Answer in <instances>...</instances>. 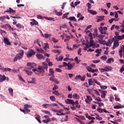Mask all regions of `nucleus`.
I'll use <instances>...</instances> for the list:
<instances>
[{
    "label": "nucleus",
    "instance_id": "10",
    "mask_svg": "<svg viewBox=\"0 0 124 124\" xmlns=\"http://www.w3.org/2000/svg\"><path fill=\"white\" fill-rule=\"evenodd\" d=\"M65 102L66 104H72V105H74L75 103L74 100L69 98H67L66 100L65 101Z\"/></svg>",
    "mask_w": 124,
    "mask_h": 124
},
{
    "label": "nucleus",
    "instance_id": "7",
    "mask_svg": "<svg viewBox=\"0 0 124 124\" xmlns=\"http://www.w3.org/2000/svg\"><path fill=\"white\" fill-rule=\"evenodd\" d=\"M115 36H114V37L117 40H122V39H124V34L119 35V32H118L117 31H115Z\"/></svg>",
    "mask_w": 124,
    "mask_h": 124
},
{
    "label": "nucleus",
    "instance_id": "31",
    "mask_svg": "<svg viewBox=\"0 0 124 124\" xmlns=\"http://www.w3.org/2000/svg\"><path fill=\"white\" fill-rule=\"evenodd\" d=\"M57 103L58 104H59V105H61V106H62V107H63V108H64V109H66V110H69V108H66L64 106V105H63V104H62V103H61V102H60L59 101H57Z\"/></svg>",
    "mask_w": 124,
    "mask_h": 124
},
{
    "label": "nucleus",
    "instance_id": "46",
    "mask_svg": "<svg viewBox=\"0 0 124 124\" xmlns=\"http://www.w3.org/2000/svg\"><path fill=\"white\" fill-rule=\"evenodd\" d=\"M43 64L44 65V70H45V68L46 69H47V68H48V65L47 64H46V63L45 62H43Z\"/></svg>",
    "mask_w": 124,
    "mask_h": 124
},
{
    "label": "nucleus",
    "instance_id": "27",
    "mask_svg": "<svg viewBox=\"0 0 124 124\" xmlns=\"http://www.w3.org/2000/svg\"><path fill=\"white\" fill-rule=\"evenodd\" d=\"M27 58H31V50H30L29 51L26 53Z\"/></svg>",
    "mask_w": 124,
    "mask_h": 124
},
{
    "label": "nucleus",
    "instance_id": "33",
    "mask_svg": "<svg viewBox=\"0 0 124 124\" xmlns=\"http://www.w3.org/2000/svg\"><path fill=\"white\" fill-rule=\"evenodd\" d=\"M32 25H34L37 26V25H38V23L37 21H36L35 20H34V19H32Z\"/></svg>",
    "mask_w": 124,
    "mask_h": 124
},
{
    "label": "nucleus",
    "instance_id": "17",
    "mask_svg": "<svg viewBox=\"0 0 124 124\" xmlns=\"http://www.w3.org/2000/svg\"><path fill=\"white\" fill-rule=\"evenodd\" d=\"M3 41L5 44H6L7 45H10L11 44L10 42H9V39H8L7 37L4 38Z\"/></svg>",
    "mask_w": 124,
    "mask_h": 124
},
{
    "label": "nucleus",
    "instance_id": "29",
    "mask_svg": "<svg viewBox=\"0 0 124 124\" xmlns=\"http://www.w3.org/2000/svg\"><path fill=\"white\" fill-rule=\"evenodd\" d=\"M68 20H70V21H74V22H77V20L75 17H69L68 18Z\"/></svg>",
    "mask_w": 124,
    "mask_h": 124
},
{
    "label": "nucleus",
    "instance_id": "26",
    "mask_svg": "<svg viewBox=\"0 0 124 124\" xmlns=\"http://www.w3.org/2000/svg\"><path fill=\"white\" fill-rule=\"evenodd\" d=\"M8 91L10 95H11V96H13V89L9 88H8Z\"/></svg>",
    "mask_w": 124,
    "mask_h": 124
},
{
    "label": "nucleus",
    "instance_id": "25",
    "mask_svg": "<svg viewBox=\"0 0 124 124\" xmlns=\"http://www.w3.org/2000/svg\"><path fill=\"white\" fill-rule=\"evenodd\" d=\"M90 47H92V46H93V48H94V43L93 39H91V40H90Z\"/></svg>",
    "mask_w": 124,
    "mask_h": 124
},
{
    "label": "nucleus",
    "instance_id": "1",
    "mask_svg": "<svg viewBox=\"0 0 124 124\" xmlns=\"http://www.w3.org/2000/svg\"><path fill=\"white\" fill-rule=\"evenodd\" d=\"M32 71L35 72L36 74H38L39 75H41L42 76H44L45 75V70L44 66H41L39 65L38 67V70L36 69H32Z\"/></svg>",
    "mask_w": 124,
    "mask_h": 124
},
{
    "label": "nucleus",
    "instance_id": "60",
    "mask_svg": "<svg viewBox=\"0 0 124 124\" xmlns=\"http://www.w3.org/2000/svg\"><path fill=\"white\" fill-rule=\"evenodd\" d=\"M53 81L55 84H60V81H58L57 79H54Z\"/></svg>",
    "mask_w": 124,
    "mask_h": 124
},
{
    "label": "nucleus",
    "instance_id": "5",
    "mask_svg": "<svg viewBox=\"0 0 124 124\" xmlns=\"http://www.w3.org/2000/svg\"><path fill=\"white\" fill-rule=\"evenodd\" d=\"M86 69L89 71V72H92L93 73V76H97V75H98L97 73H95V72H98V69H94L91 67V66H87Z\"/></svg>",
    "mask_w": 124,
    "mask_h": 124
},
{
    "label": "nucleus",
    "instance_id": "22",
    "mask_svg": "<svg viewBox=\"0 0 124 124\" xmlns=\"http://www.w3.org/2000/svg\"><path fill=\"white\" fill-rule=\"evenodd\" d=\"M55 13L58 16H62L63 13L62 12V10H61L60 12H59L57 11V10H55Z\"/></svg>",
    "mask_w": 124,
    "mask_h": 124
},
{
    "label": "nucleus",
    "instance_id": "54",
    "mask_svg": "<svg viewBox=\"0 0 124 124\" xmlns=\"http://www.w3.org/2000/svg\"><path fill=\"white\" fill-rule=\"evenodd\" d=\"M43 112L45 113V114H47V115H50V111H48L47 110H44Z\"/></svg>",
    "mask_w": 124,
    "mask_h": 124
},
{
    "label": "nucleus",
    "instance_id": "4",
    "mask_svg": "<svg viewBox=\"0 0 124 124\" xmlns=\"http://www.w3.org/2000/svg\"><path fill=\"white\" fill-rule=\"evenodd\" d=\"M98 30L100 33H101V34L103 35L106 36V34L108 35V33H107L106 31L108 30V28H107V27H104V28H103V27H100L98 28Z\"/></svg>",
    "mask_w": 124,
    "mask_h": 124
},
{
    "label": "nucleus",
    "instance_id": "24",
    "mask_svg": "<svg viewBox=\"0 0 124 124\" xmlns=\"http://www.w3.org/2000/svg\"><path fill=\"white\" fill-rule=\"evenodd\" d=\"M73 97L74 98H76L77 99H79V98H80V95L78 94V93H73Z\"/></svg>",
    "mask_w": 124,
    "mask_h": 124
},
{
    "label": "nucleus",
    "instance_id": "40",
    "mask_svg": "<svg viewBox=\"0 0 124 124\" xmlns=\"http://www.w3.org/2000/svg\"><path fill=\"white\" fill-rule=\"evenodd\" d=\"M34 42L35 43H37V44H38L40 47H41V45L40 44V40H39V39H37L34 41Z\"/></svg>",
    "mask_w": 124,
    "mask_h": 124
},
{
    "label": "nucleus",
    "instance_id": "59",
    "mask_svg": "<svg viewBox=\"0 0 124 124\" xmlns=\"http://www.w3.org/2000/svg\"><path fill=\"white\" fill-rule=\"evenodd\" d=\"M97 111L100 112V113H102L103 109H101V108L99 107V108L97 109Z\"/></svg>",
    "mask_w": 124,
    "mask_h": 124
},
{
    "label": "nucleus",
    "instance_id": "41",
    "mask_svg": "<svg viewBox=\"0 0 124 124\" xmlns=\"http://www.w3.org/2000/svg\"><path fill=\"white\" fill-rule=\"evenodd\" d=\"M99 19H98L97 20V22H100L101 21H102V20H104V18H105V16H100L99 17Z\"/></svg>",
    "mask_w": 124,
    "mask_h": 124
},
{
    "label": "nucleus",
    "instance_id": "16",
    "mask_svg": "<svg viewBox=\"0 0 124 124\" xmlns=\"http://www.w3.org/2000/svg\"><path fill=\"white\" fill-rule=\"evenodd\" d=\"M6 79V77L5 75H3V76L0 74V82H3Z\"/></svg>",
    "mask_w": 124,
    "mask_h": 124
},
{
    "label": "nucleus",
    "instance_id": "38",
    "mask_svg": "<svg viewBox=\"0 0 124 124\" xmlns=\"http://www.w3.org/2000/svg\"><path fill=\"white\" fill-rule=\"evenodd\" d=\"M111 62H114V59L110 58V59H108V61H107V63H110Z\"/></svg>",
    "mask_w": 124,
    "mask_h": 124
},
{
    "label": "nucleus",
    "instance_id": "57",
    "mask_svg": "<svg viewBox=\"0 0 124 124\" xmlns=\"http://www.w3.org/2000/svg\"><path fill=\"white\" fill-rule=\"evenodd\" d=\"M5 16H0V21H3L5 20Z\"/></svg>",
    "mask_w": 124,
    "mask_h": 124
},
{
    "label": "nucleus",
    "instance_id": "12",
    "mask_svg": "<svg viewBox=\"0 0 124 124\" xmlns=\"http://www.w3.org/2000/svg\"><path fill=\"white\" fill-rule=\"evenodd\" d=\"M119 46V43L118 42V39H116V40L113 42V47H112V49H115V47H118Z\"/></svg>",
    "mask_w": 124,
    "mask_h": 124
},
{
    "label": "nucleus",
    "instance_id": "14",
    "mask_svg": "<svg viewBox=\"0 0 124 124\" xmlns=\"http://www.w3.org/2000/svg\"><path fill=\"white\" fill-rule=\"evenodd\" d=\"M36 56L38 60H45V57H44L43 55H42V54H38L36 55Z\"/></svg>",
    "mask_w": 124,
    "mask_h": 124
},
{
    "label": "nucleus",
    "instance_id": "15",
    "mask_svg": "<svg viewBox=\"0 0 124 124\" xmlns=\"http://www.w3.org/2000/svg\"><path fill=\"white\" fill-rule=\"evenodd\" d=\"M4 13L5 12H7L8 13H15L16 12V11L12 9L11 8H9L8 9H7L6 11H5Z\"/></svg>",
    "mask_w": 124,
    "mask_h": 124
},
{
    "label": "nucleus",
    "instance_id": "19",
    "mask_svg": "<svg viewBox=\"0 0 124 124\" xmlns=\"http://www.w3.org/2000/svg\"><path fill=\"white\" fill-rule=\"evenodd\" d=\"M74 104H76V108H78V109H80L81 106L79 105V101L78 100H76L75 102H74Z\"/></svg>",
    "mask_w": 124,
    "mask_h": 124
},
{
    "label": "nucleus",
    "instance_id": "28",
    "mask_svg": "<svg viewBox=\"0 0 124 124\" xmlns=\"http://www.w3.org/2000/svg\"><path fill=\"white\" fill-rule=\"evenodd\" d=\"M16 27L18 29H24V26L22 25L20 23H18L17 24H16Z\"/></svg>",
    "mask_w": 124,
    "mask_h": 124
},
{
    "label": "nucleus",
    "instance_id": "51",
    "mask_svg": "<svg viewBox=\"0 0 124 124\" xmlns=\"http://www.w3.org/2000/svg\"><path fill=\"white\" fill-rule=\"evenodd\" d=\"M99 91L102 93V94H101V97H102L103 98H104L105 95L104 93V91H102V90H99Z\"/></svg>",
    "mask_w": 124,
    "mask_h": 124
},
{
    "label": "nucleus",
    "instance_id": "37",
    "mask_svg": "<svg viewBox=\"0 0 124 124\" xmlns=\"http://www.w3.org/2000/svg\"><path fill=\"white\" fill-rule=\"evenodd\" d=\"M87 6H88V11L89 12V10H91V7H92V5L89 3V2H88L87 3Z\"/></svg>",
    "mask_w": 124,
    "mask_h": 124
},
{
    "label": "nucleus",
    "instance_id": "23",
    "mask_svg": "<svg viewBox=\"0 0 124 124\" xmlns=\"http://www.w3.org/2000/svg\"><path fill=\"white\" fill-rule=\"evenodd\" d=\"M89 13H90L92 15H97V12L94 10H89Z\"/></svg>",
    "mask_w": 124,
    "mask_h": 124
},
{
    "label": "nucleus",
    "instance_id": "39",
    "mask_svg": "<svg viewBox=\"0 0 124 124\" xmlns=\"http://www.w3.org/2000/svg\"><path fill=\"white\" fill-rule=\"evenodd\" d=\"M114 21H115V22H117V21H118V20H115V19L114 18H112V19L108 20V22H109V24H112V23H113Z\"/></svg>",
    "mask_w": 124,
    "mask_h": 124
},
{
    "label": "nucleus",
    "instance_id": "58",
    "mask_svg": "<svg viewBox=\"0 0 124 124\" xmlns=\"http://www.w3.org/2000/svg\"><path fill=\"white\" fill-rule=\"evenodd\" d=\"M81 48H79L78 51V55H79V56H81L82 54H81Z\"/></svg>",
    "mask_w": 124,
    "mask_h": 124
},
{
    "label": "nucleus",
    "instance_id": "35",
    "mask_svg": "<svg viewBox=\"0 0 124 124\" xmlns=\"http://www.w3.org/2000/svg\"><path fill=\"white\" fill-rule=\"evenodd\" d=\"M51 121V119L50 118H48L47 120H43V123H45L46 124H47L49 122Z\"/></svg>",
    "mask_w": 124,
    "mask_h": 124
},
{
    "label": "nucleus",
    "instance_id": "62",
    "mask_svg": "<svg viewBox=\"0 0 124 124\" xmlns=\"http://www.w3.org/2000/svg\"><path fill=\"white\" fill-rule=\"evenodd\" d=\"M84 19V16H82V15L81 14L80 17L79 19H78V21H79L80 20H83Z\"/></svg>",
    "mask_w": 124,
    "mask_h": 124
},
{
    "label": "nucleus",
    "instance_id": "64",
    "mask_svg": "<svg viewBox=\"0 0 124 124\" xmlns=\"http://www.w3.org/2000/svg\"><path fill=\"white\" fill-rule=\"evenodd\" d=\"M101 59H102L103 61H106V60H107V57H106V56H102V57H101Z\"/></svg>",
    "mask_w": 124,
    "mask_h": 124
},
{
    "label": "nucleus",
    "instance_id": "18",
    "mask_svg": "<svg viewBox=\"0 0 124 124\" xmlns=\"http://www.w3.org/2000/svg\"><path fill=\"white\" fill-rule=\"evenodd\" d=\"M63 112V109H60V110L58 111V113H57L56 115H58V116H61V115H64V113Z\"/></svg>",
    "mask_w": 124,
    "mask_h": 124
},
{
    "label": "nucleus",
    "instance_id": "48",
    "mask_svg": "<svg viewBox=\"0 0 124 124\" xmlns=\"http://www.w3.org/2000/svg\"><path fill=\"white\" fill-rule=\"evenodd\" d=\"M95 115L97 116L96 117V119H97V120H98L99 121H101L102 120L103 118H102V117H99V115L97 116V114H95Z\"/></svg>",
    "mask_w": 124,
    "mask_h": 124
},
{
    "label": "nucleus",
    "instance_id": "2",
    "mask_svg": "<svg viewBox=\"0 0 124 124\" xmlns=\"http://www.w3.org/2000/svg\"><path fill=\"white\" fill-rule=\"evenodd\" d=\"M27 68H25L23 71L26 72L27 75H31V63L28 62L27 64Z\"/></svg>",
    "mask_w": 124,
    "mask_h": 124
},
{
    "label": "nucleus",
    "instance_id": "8",
    "mask_svg": "<svg viewBox=\"0 0 124 124\" xmlns=\"http://www.w3.org/2000/svg\"><path fill=\"white\" fill-rule=\"evenodd\" d=\"M112 67L111 66H106L104 68H100V70L101 72H106L107 71H111L112 70Z\"/></svg>",
    "mask_w": 124,
    "mask_h": 124
},
{
    "label": "nucleus",
    "instance_id": "50",
    "mask_svg": "<svg viewBox=\"0 0 124 124\" xmlns=\"http://www.w3.org/2000/svg\"><path fill=\"white\" fill-rule=\"evenodd\" d=\"M92 62L93 63H98V62H100V60H94Z\"/></svg>",
    "mask_w": 124,
    "mask_h": 124
},
{
    "label": "nucleus",
    "instance_id": "13",
    "mask_svg": "<svg viewBox=\"0 0 124 124\" xmlns=\"http://www.w3.org/2000/svg\"><path fill=\"white\" fill-rule=\"evenodd\" d=\"M0 69H1L2 71L3 72H11L12 71V69H10V68H0Z\"/></svg>",
    "mask_w": 124,
    "mask_h": 124
},
{
    "label": "nucleus",
    "instance_id": "53",
    "mask_svg": "<svg viewBox=\"0 0 124 124\" xmlns=\"http://www.w3.org/2000/svg\"><path fill=\"white\" fill-rule=\"evenodd\" d=\"M45 38H48V37H51V34H48V33H45Z\"/></svg>",
    "mask_w": 124,
    "mask_h": 124
},
{
    "label": "nucleus",
    "instance_id": "49",
    "mask_svg": "<svg viewBox=\"0 0 124 124\" xmlns=\"http://www.w3.org/2000/svg\"><path fill=\"white\" fill-rule=\"evenodd\" d=\"M88 83H89V86H92L93 85V82L92 81V79H89Z\"/></svg>",
    "mask_w": 124,
    "mask_h": 124
},
{
    "label": "nucleus",
    "instance_id": "36",
    "mask_svg": "<svg viewBox=\"0 0 124 124\" xmlns=\"http://www.w3.org/2000/svg\"><path fill=\"white\" fill-rule=\"evenodd\" d=\"M57 61H60V62H61L62 61L63 59V56H60V57H59L58 58H56Z\"/></svg>",
    "mask_w": 124,
    "mask_h": 124
},
{
    "label": "nucleus",
    "instance_id": "6",
    "mask_svg": "<svg viewBox=\"0 0 124 124\" xmlns=\"http://www.w3.org/2000/svg\"><path fill=\"white\" fill-rule=\"evenodd\" d=\"M51 106H57L58 105L57 103H45L44 104H42V107L44 108H48V107H51Z\"/></svg>",
    "mask_w": 124,
    "mask_h": 124
},
{
    "label": "nucleus",
    "instance_id": "30",
    "mask_svg": "<svg viewBox=\"0 0 124 124\" xmlns=\"http://www.w3.org/2000/svg\"><path fill=\"white\" fill-rule=\"evenodd\" d=\"M67 67L68 70H71V69H72V65L71 62H68Z\"/></svg>",
    "mask_w": 124,
    "mask_h": 124
},
{
    "label": "nucleus",
    "instance_id": "32",
    "mask_svg": "<svg viewBox=\"0 0 124 124\" xmlns=\"http://www.w3.org/2000/svg\"><path fill=\"white\" fill-rule=\"evenodd\" d=\"M49 98L51 101H56V98L54 95H51L49 96Z\"/></svg>",
    "mask_w": 124,
    "mask_h": 124
},
{
    "label": "nucleus",
    "instance_id": "47",
    "mask_svg": "<svg viewBox=\"0 0 124 124\" xmlns=\"http://www.w3.org/2000/svg\"><path fill=\"white\" fill-rule=\"evenodd\" d=\"M105 37V35H103L102 33H101V34H98V38H99V39H103L104 37Z\"/></svg>",
    "mask_w": 124,
    "mask_h": 124
},
{
    "label": "nucleus",
    "instance_id": "20",
    "mask_svg": "<svg viewBox=\"0 0 124 124\" xmlns=\"http://www.w3.org/2000/svg\"><path fill=\"white\" fill-rule=\"evenodd\" d=\"M99 34H98L97 29H96L94 30V31L93 32V36L94 37H98Z\"/></svg>",
    "mask_w": 124,
    "mask_h": 124
},
{
    "label": "nucleus",
    "instance_id": "43",
    "mask_svg": "<svg viewBox=\"0 0 124 124\" xmlns=\"http://www.w3.org/2000/svg\"><path fill=\"white\" fill-rule=\"evenodd\" d=\"M54 87H53L52 90L53 91H56V90H58L59 89V86H57V85H54Z\"/></svg>",
    "mask_w": 124,
    "mask_h": 124
},
{
    "label": "nucleus",
    "instance_id": "45",
    "mask_svg": "<svg viewBox=\"0 0 124 124\" xmlns=\"http://www.w3.org/2000/svg\"><path fill=\"white\" fill-rule=\"evenodd\" d=\"M87 97H88L89 99V103H90V102L93 100L92 96H91V95H87Z\"/></svg>",
    "mask_w": 124,
    "mask_h": 124
},
{
    "label": "nucleus",
    "instance_id": "34",
    "mask_svg": "<svg viewBox=\"0 0 124 124\" xmlns=\"http://www.w3.org/2000/svg\"><path fill=\"white\" fill-rule=\"evenodd\" d=\"M52 93H54L56 95H57V96H59V95H60V93L58 92V91H54L52 92Z\"/></svg>",
    "mask_w": 124,
    "mask_h": 124
},
{
    "label": "nucleus",
    "instance_id": "55",
    "mask_svg": "<svg viewBox=\"0 0 124 124\" xmlns=\"http://www.w3.org/2000/svg\"><path fill=\"white\" fill-rule=\"evenodd\" d=\"M18 77L20 81H22L23 82H25V80L23 79V78H22V76H21L19 75H18Z\"/></svg>",
    "mask_w": 124,
    "mask_h": 124
},
{
    "label": "nucleus",
    "instance_id": "63",
    "mask_svg": "<svg viewBox=\"0 0 124 124\" xmlns=\"http://www.w3.org/2000/svg\"><path fill=\"white\" fill-rule=\"evenodd\" d=\"M81 75H77L75 79H80L81 80Z\"/></svg>",
    "mask_w": 124,
    "mask_h": 124
},
{
    "label": "nucleus",
    "instance_id": "21",
    "mask_svg": "<svg viewBox=\"0 0 124 124\" xmlns=\"http://www.w3.org/2000/svg\"><path fill=\"white\" fill-rule=\"evenodd\" d=\"M124 108V106H122L121 104H119V105H115L114 106V109H120L121 108Z\"/></svg>",
    "mask_w": 124,
    "mask_h": 124
},
{
    "label": "nucleus",
    "instance_id": "52",
    "mask_svg": "<svg viewBox=\"0 0 124 124\" xmlns=\"http://www.w3.org/2000/svg\"><path fill=\"white\" fill-rule=\"evenodd\" d=\"M89 36L90 37V40H91V39H93V35L92 32H89Z\"/></svg>",
    "mask_w": 124,
    "mask_h": 124
},
{
    "label": "nucleus",
    "instance_id": "44",
    "mask_svg": "<svg viewBox=\"0 0 124 124\" xmlns=\"http://www.w3.org/2000/svg\"><path fill=\"white\" fill-rule=\"evenodd\" d=\"M98 42H99L100 44H105V41L103 40V39H98Z\"/></svg>",
    "mask_w": 124,
    "mask_h": 124
},
{
    "label": "nucleus",
    "instance_id": "9",
    "mask_svg": "<svg viewBox=\"0 0 124 124\" xmlns=\"http://www.w3.org/2000/svg\"><path fill=\"white\" fill-rule=\"evenodd\" d=\"M95 83V84H97V85H99L100 86L101 89H102V90H106V89H107V86H101V83L99 82H98V81L96 79H93V81Z\"/></svg>",
    "mask_w": 124,
    "mask_h": 124
},
{
    "label": "nucleus",
    "instance_id": "42",
    "mask_svg": "<svg viewBox=\"0 0 124 124\" xmlns=\"http://www.w3.org/2000/svg\"><path fill=\"white\" fill-rule=\"evenodd\" d=\"M95 52V53H98V54L100 56V55L101 54L102 50L101 49H100V50H99V49H97Z\"/></svg>",
    "mask_w": 124,
    "mask_h": 124
},
{
    "label": "nucleus",
    "instance_id": "56",
    "mask_svg": "<svg viewBox=\"0 0 124 124\" xmlns=\"http://www.w3.org/2000/svg\"><path fill=\"white\" fill-rule=\"evenodd\" d=\"M124 71V65L123 64L122 67L120 68V72H121V73H123Z\"/></svg>",
    "mask_w": 124,
    "mask_h": 124
},
{
    "label": "nucleus",
    "instance_id": "11",
    "mask_svg": "<svg viewBox=\"0 0 124 124\" xmlns=\"http://www.w3.org/2000/svg\"><path fill=\"white\" fill-rule=\"evenodd\" d=\"M24 107L26 112H31V109H30V108L31 107V105H29L28 104H26V105H24Z\"/></svg>",
    "mask_w": 124,
    "mask_h": 124
},
{
    "label": "nucleus",
    "instance_id": "61",
    "mask_svg": "<svg viewBox=\"0 0 124 124\" xmlns=\"http://www.w3.org/2000/svg\"><path fill=\"white\" fill-rule=\"evenodd\" d=\"M36 84V80L35 78H32V84Z\"/></svg>",
    "mask_w": 124,
    "mask_h": 124
},
{
    "label": "nucleus",
    "instance_id": "3",
    "mask_svg": "<svg viewBox=\"0 0 124 124\" xmlns=\"http://www.w3.org/2000/svg\"><path fill=\"white\" fill-rule=\"evenodd\" d=\"M23 56H24V50H21L18 54H17L15 56V58L14 59V62H17V60H18V59L19 60H21V59H22V58H23Z\"/></svg>",
    "mask_w": 124,
    "mask_h": 124
}]
</instances>
